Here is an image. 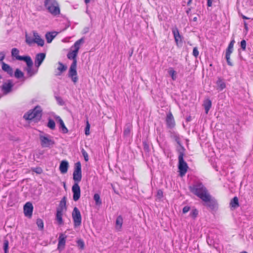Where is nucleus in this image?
I'll return each instance as SVG.
<instances>
[{
  "mask_svg": "<svg viewBox=\"0 0 253 253\" xmlns=\"http://www.w3.org/2000/svg\"><path fill=\"white\" fill-rule=\"evenodd\" d=\"M193 55L195 57H197V56H198V55H199V51H198V48H197V47H195L193 48Z\"/></svg>",
  "mask_w": 253,
  "mask_h": 253,
  "instance_id": "nucleus-47",
  "label": "nucleus"
},
{
  "mask_svg": "<svg viewBox=\"0 0 253 253\" xmlns=\"http://www.w3.org/2000/svg\"><path fill=\"white\" fill-rule=\"evenodd\" d=\"M123 222V219L121 215L117 217L116 221V228L117 230H120L122 228Z\"/></svg>",
  "mask_w": 253,
  "mask_h": 253,
  "instance_id": "nucleus-25",
  "label": "nucleus"
},
{
  "mask_svg": "<svg viewBox=\"0 0 253 253\" xmlns=\"http://www.w3.org/2000/svg\"><path fill=\"white\" fill-rule=\"evenodd\" d=\"M190 120H191V117H189L188 118H187V121H190Z\"/></svg>",
  "mask_w": 253,
  "mask_h": 253,
  "instance_id": "nucleus-59",
  "label": "nucleus"
},
{
  "mask_svg": "<svg viewBox=\"0 0 253 253\" xmlns=\"http://www.w3.org/2000/svg\"><path fill=\"white\" fill-rule=\"evenodd\" d=\"M56 118L58 121V122L59 123V125L60 124H61V123H64L63 120L61 119V118L59 116L56 117Z\"/></svg>",
  "mask_w": 253,
  "mask_h": 253,
  "instance_id": "nucleus-53",
  "label": "nucleus"
},
{
  "mask_svg": "<svg viewBox=\"0 0 253 253\" xmlns=\"http://www.w3.org/2000/svg\"><path fill=\"white\" fill-rule=\"evenodd\" d=\"M184 151L185 149L184 147H181V149L178 150V169L179 175L181 177L185 174L188 168L187 163L183 159Z\"/></svg>",
  "mask_w": 253,
  "mask_h": 253,
  "instance_id": "nucleus-4",
  "label": "nucleus"
},
{
  "mask_svg": "<svg viewBox=\"0 0 253 253\" xmlns=\"http://www.w3.org/2000/svg\"><path fill=\"white\" fill-rule=\"evenodd\" d=\"M247 253V252H245H245H241V253Z\"/></svg>",
  "mask_w": 253,
  "mask_h": 253,
  "instance_id": "nucleus-62",
  "label": "nucleus"
},
{
  "mask_svg": "<svg viewBox=\"0 0 253 253\" xmlns=\"http://www.w3.org/2000/svg\"><path fill=\"white\" fill-rule=\"evenodd\" d=\"M15 77L17 79H20L22 78L24 76L23 73L19 69H17L15 70V74H14Z\"/></svg>",
  "mask_w": 253,
  "mask_h": 253,
  "instance_id": "nucleus-36",
  "label": "nucleus"
},
{
  "mask_svg": "<svg viewBox=\"0 0 253 253\" xmlns=\"http://www.w3.org/2000/svg\"><path fill=\"white\" fill-rule=\"evenodd\" d=\"M216 84L217 85V89L219 91H221L226 87V84L225 82L220 78H218V80L216 81Z\"/></svg>",
  "mask_w": 253,
  "mask_h": 253,
  "instance_id": "nucleus-24",
  "label": "nucleus"
},
{
  "mask_svg": "<svg viewBox=\"0 0 253 253\" xmlns=\"http://www.w3.org/2000/svg\"><path fill=\"white\" fill-rule=\"evenodd\" d=\"M90 125L88 121L86 122V125L85 128V134L86 135L89 134Z\"/></svg>",
  "mask_w": 253,
  "mask_h": 253,
  "instance_id": "nucleus-44",
  "label": "nucleus"
},
{
  "mask_svg": "<svg viewBox=\"0 0 253 253\" xmlns=\"http://www.w3.org/2000/svg\"><path fill=\"white\" fill-rule=\"evenodd\" d=\"M235 41L234 40H232L230 42L229 44L228 45V48L226 49V54H231L233 50V45L234 44Z\"/></svg>",
  "mask_w": 253,
  "mask_h": 253,
  "instance_id": "nucleus-31",
  "label": "nucleus"
},
{
  "mask_svg": "<svg viewBox=\"0 0 253 253\" xmlns=\"http://www.w3.org/2000/svg\"><path fill=\"white\" fill-rule=\"evenodd\" d=\"M45 57V54L44 53H40L36 55L35 64L37 68L40 66Z\"/></svg>",
  "mask_w": 253,
  "mask_h": 253,
  "instance_id": "nucleus-13",
  "label": "nucleus"
},
{
  "mask_svg": "<svg viewBox=\"0 0 253 253\" xmlns=\"http://www.w3.org/2000/svg\"><path fill=\"white\" fill-rule=\"evenodd\" d=\"M212 0H208V1H207V5L208 6H211V5H212Z\"/></svg>",
  "mask_w": 253,
  "mask_h": 253,
  "instance_id": "nucleus-54",
  "label": "nucleus"
},
{
  "mask_svg": "<svg viewBox=\"0 0 253 253\" xmlns=\"http://www.w3.org/2000/svg\"><path fill=\"white\" fill-rule=\"evenodd\" d=\"M72 191L73 193V199L74 201H77L81 196V189L78 183H74L72 187Z\"/></svg>",
  "mask_w": 253,
  "mask_h": 253,
  "instance_id": "nucleus-12",
  "label": "nucleus"
},
{
  "mask_svg": "<svg viewBox=\"0 0 253 253\" xmlns=\"http://www.w3.org/2000/svg\"><path fill=\"white\" fill-rule=\"evenodd\" d=\"M25 38H26V42L29 44H31L35 42V39H33L32 38L29 36L27 34L26 35Z\"/></svg>",
  "mask_w": 253,
  "mask_h": 253,
  "instance_id": "nucleus-38",
  "label": "nucleus"
},
{
  "mask_svg": "<svg viewBox=\"0 0 253 253\" xmlns=\"http://www.w3.org/2000/svg\"><path fill=\"white\" fill-rule=\"evenodd\" d=\"M20 59H24V61L26 63L27 67L25 68V70L26 71L29 77H31L38 72V68H37L36 70L33 69V62L30 56H28V57L26 59L22 58H20Z\"/></svg>",
  "mask_w": 253,
  "mask_h": 253,
  "instance_id": "nucleus-8",
  "label": "nucleus"
},
{
  "mask_svg": "<svg viewBox=\"0 0 253 253\" xmlns=\"http://www.w3.org/2000/svg\"><path fill=\"white\" fill-rule=\"evenodd\" d=\"M1 68L2 70L4 72H6L10 76H12L13 75V70L10 67V66L3 62H1Z\"/></svg>",
  "mask_w": 253,
  "mask_h": 253,
  "instance_id": "nucleus-21",
  "label": "nucleus"
},
{
  "mask_svg": "<svg viewBox=\"0 0 253 253\" xmlns=\"http://www.w3.org/2000/svg\"><path fill=\"white\" fill-rule=\"evenodd\" d=\"M39 138L42 147L50 148L55 144V141L52 139V137L42 131H40Z\"/></svg>",
  "mask_w": 253,
  "mask_h": 253,
  "instance_id": "nucleus-6",
  "label": "nucleus"
},
{
  "mask_svg": "<svg viewBox=\"0 0 253 253\" xmlns=\"http://www.w3.org/2000/svg\"><path fill=\"white\" fill-rule=\"evenodd\" d=\"M172 32L175 42L177 43L179 41H181V37L179 34L178 29L176 27L173 28L172 29Z\"/></svg>",
  "mask_w": 253,
  "mask_h": 253,
  "instance_id": "nucleus-23",
  "label": "nucleus"
},
{
  "mask_svg": "<svg viewBox=\"0 0 253 253\" xmlns=\"http://www.w3.org/2000/svg\"><path fill=\"white\" fill-rule=\"evenodd\" d=\"M93 199L95 202L96 205H101L102 203L101 200H100V195L96 193L93 196Z\"/></svg>",
  "mask_w": 253,
  "mask_h": 253,
  "instance_id": "nucleus-34",
  "label": "nucleus"
},
{
  "mask_svg": "<svg viewBox=\"0 0 253 253\" xmlns=\"http://www.w3.org/2000/svg\"><path fill=\"white\" fill-rule=\"evenodd\" d=\"M59 128L61 129L62 132L63 133H67L68 132V129L66 127L64 123L60 125Z\"/></svg>",
  "mask_w": 253,
  "mask_h": 253,
  "instance_id": "nucleus-39",
  "label": "nucleus"
},
{
  "mask_svg": "<svg viewBox=\"0 0 253 253\" xmlns=\"http://www.w3.org/2000/svg\"><path fill=\"white\" fill-rule=\"evenodd\" d=\"M13 82L11 80H7L0 86L1 90L4 94H7L12 91L13 87Z\"/></svg>",
  "mask_w": 253,
  "mask_h": 253,
  "instance_id": "nucleus-11",
  "label": "nucleus"
},
{
  "mask_svg": "<svg viewBox=\"0 0 253 253\" xmlns=\"http://www.w3.org/2000/svg\"><path fill=\"white\" fill-rule=\"evenodd\" d=\"M169 74L171 76L172 79L173 80H175L176 76H175V72L173 70H171L169 71Z\"/></svg>",
  "mask_w": 253,
  "mask_h": 253,
  "instance_id": "nucleus-46",
  "label": "nucleus"
},
{
  "mask_svg": "<svg viewBox=\"0 0 253 253\" xmlns=\"http://www.w3.org/2000/svg\"><path fill=\"white\" fill-rule=\"evenodd\" d=\"M131 129V126L130 125H127L125 127L124 130V134L126 136H128L130 132Z\"/></svg>",
  "mask_w": 253,
  "mask_h": 253,
  "instance_id": "nucleus-32",
  "label": "nucleus"
},
{
  "mask_svg": "<svg viewBox=\"0 0 253 253\" xmlns=\"http://www.w3.org/2000/svg\"><path fill=\"white\" fill-rule=\"evenodd\" d=\"M73 180L75 183H79L82 180V169L81 164L80 162H77L75 165L74 170L73 172Z\"/></svg>",
  "mask_w": 253,
  "mask_h": 253,
  "instance_id": "nucleus-9",
  "label": "nucleus"
},
{
  "mask_svg": "<svg viewBox=\"0 0 253 253\" xmlns=\"http://www.w3.org/2000/svg\"><path fill=\"white\" fill-rule=\"evenodd\" d=\"M204 202L203 205L208 208L213 210L217 208V202L216 200L210 194V193L204 196L202 200Z\"/></svg>",
  "mask_w": 253,
  "mask_h": 253,
  "instance_id": "nucleus-7",
  "label": "nucleus"
},
{
  "mask_svg": "<svg viewBox=\"0 0 253 253\" xmlns=\"http://www.w3.org/2000/svg\"><path fill=\"white\" fill-rule=\"evenodd\" d=\"M58 67H57V71L58 72H56V74H55V75L56 76H60L61 75V74L65 71L67 69V67L66 65H64L63 64H62L61 62H58Z\"/></svg>",
  "mask_w": 253,
  "mask_h": 253,
  "instance_id": "nucleus-22",
  "label": "nucleus"
},
{
  "mask_svg": "<svg viewBox=\"0 0 253 253\" xmlns=\"http://www.w3.org/2000/svg\"><path fill=\"white\" fill-rule=\"evenodd\" d=\"M190 210V207L188 206H185L183 208L182 212L184 213L187 212Z\"/></svg>",
  "mask_w": 253,
  "mask_h": 253,
  "instance_id": "nucleus-51",
  "label": "nucleus"
},
{
  "mask_svg": "<svg viewBox=\"0 0 253 253\" xmlns=\"http://www.w3.org/2000/svg\"><path fill=\"white\" fill-rule=\"evenodd\" d=\"M5 53L3 51L0 52V61H2V60L5 58Z\"/></svg>",
  "mask_w": 253,
  "mask_h": 253,
  "instance_id": "nucleus-50",
  "label": "nucleus"
},
{
  "mask_svg": "<svg viewBox=\"0 0 253 253\" xmlns=\"http://www.w3.org/2000/svg\"><path fill=\"white\" fill-rule=\"evenodd\" d=\"M242 18H243V19H249V18H248L247 17H246V16H244V15H243V16H242Z\"/></svg>",
  "mask_w": 253,
  "mask_h": 253,
  "instance_id": "nucleus-58",
  "label": "nucleus"
},
{
  "mask_svg": "<svg viewBox=\"0 0 253 253\" xmlns=\"http://www.w3.org/2000/svg\"><path fill=\"white\" fill-rule=\"evenodd\" d=\"M198 214V211L197 209H193L190 212L191 216L194 218H196Z\"/></svg>",
  "mask_w": 253,
  "mask_h": 253,
  "instance_id": "nucleus-43",
  "label": "nucleus"
},
{
  "mask_svg": "<svg viewBox=\"0 0 253 253\" xmlns=\"http://www.w3.org/2000/svg\"><path fill=\"white\" fill-rule=\"evenodd\" d=\"M69 164L67 161H62L59 166L60 171L62 173H65L67 172Z\"/></svg>",
  "mask_w": 253,
  "mask_h": 253,
  "instance_id": "nucleus-18",
  "label": "nucleus"
},
{
  "mask_svg": "<svg viewBox=\"0 0 253 253\" xmlns=\"http://www.w3.org/2000/svg\"><path fill=\"white\" fill-rule=\"evenodd\" d=\"M231 208L235 209L239 207L238 199L237 197H234L230 203Z\"/></svg>",
  "mask_w": 253,
  "mask_h": 253,
  "instance_id": "nucleus-29",
  "label": "nucleus"
},
{
  "mask_svg": "<svg viewBox=\"0 0 253 253\" xmlns=\"http://www.w3.org/2000/svg\"><path fill=\"white\" fill-rule=\"evenodd\" d=\"M66 210V197H63L60 202L59 207L57 209V211H64Z\"/></svg>",
  "mask_w": 253,
  "mask_h": 253,
  "instance_id": "nucleus-19",
  "label": "nucleus"
},
{
  "mask_svg": "<svg viewBox=\"0 0 253 253\" xmlns=\"http://www.w3.org/2000/svg\"><path fill=\"white\" fill-rule=\"evenodd\" d=\"M241 47L243 50H245L246 49V42L243 40L241 42Z\"/></svg>",
  "mask_w": 253,
  "mask_h": 253,
  "instance_id": "nucleus-45",
  "label": "nucleus"
},
{
  "mask_svg": "<svg viewBox=\"0 0 253 253\" xmlns=\"http://www.w3.org/2000/svg\"><path fill=\"white\" fill-rule=\"evenodd\" d=\"M19 50L16 48H13L11 50V55L12 57H15V58L17 60H20V61H24V59H20V58L26 59L29 56H20L19 55Z\"/></svg>",
  "mask_w": 253,
  "mask_h": 253,
  "instance_id": "nucleus-17",
  "label": "nucleus"
},
{
  "mask_svg": "<svg viewBox=\"0 0 253 253\" xmlns=\"http://www.w3.org/2000/svg\"><path fill=\"white\" fill-rule=\"evenodd\" d=\"M230 55L231 54H226L225 58H226V61L227 62L228 65L230 66H232L233 63L231 62V61L230 60Z\"/></svg>",
  "mask_w": 253,
  "mask_h": 253,
  "instance_id": "nucleus-42",
  "label": "nucleus"
},
{
  "mask_svg": "<svg viewBox=\"0 0 253 253\" xmlns=\"http://www.w3.org/2000/svg\"><path fill=\"white\" fill-rule=\"evenodd\" d=\"M157 196L159 199H161L163 197V192L162 190H158L157 193Z\"/></svg>",
  "mask_w": 253,
  "mask_h": 253,
  "instance_id": "nucleus-49",
  "label": "nucleus"
},
{
  "mask_svg": "<svg viewBox=\"0 0 253 253\" xmlns=\"http://www.w3.org/2000/svg\"><path fill=\"white\" fill-rule=\"evenodd\" d=\"M190 191L202 200L204 196L209 193L205 186L201 182H197L189 187Z\"/></svg>",
  "mask_w": 253,
  "mask_h": 253,
  "instance_id": "nucleus-2",
  "label": "nucleus"
},
{
  "mask_svg": "<svg viewBox=\"0 0 253 253\" xmlns=\"http://www.w3.org/2000/svg\"><path fill=\"white\" fill-rule=\"evenodd\" d=\"M42 109L41 107L37 106L33 110H31L24 114L23 118L26 120H32L35 122L40 121L42 117Z\"/></svg>",
  "mask_w": 253,
  "mask_h": 253,
  "instance_id": "nucleus-3",
  "label": "nucleus"
},
{
  "mask_svg": "<svg viewBox=\"0 0 253 253\" xmlns=\"http://www.w3.org/2000/svg\"><path fill=\"white\" fill-rule=\"evenodd\" d=\"M33 171L37 173L40 174L42 172V170L41 168H36L33 169Z\"/></svg>",
  "mask_w": 253,
  "mask_h": 253,
  "instance_id": "nucleus-48",
  "label": "nucleus"
},
{
  "mask_svg": "<svg viewBox=\"0 0 253 253\" xmlns=\"http://www.w3.org/2000/svg\"><path fill=\"white\" fill-rule=\"evenodd\" d=\"M63 211H57L56 214V219L59 225L63 224V221L62 219Z\"/></svg>",
  "mask_w": 253,
  "mask_h": 253,
  "instance_id": "nucleus-26",
  "label": "nucleus"
},
{
  "mask_svg": "<svg viewBox=\"0 0 253 253\" xmlns=\"http://www.w3.org/2000/svg\"><path fill=\"white\" fill-rule=\"evenodd\" d=\"M190 10H191V9H190V8H189L188 10H187L186 12H187V13H188Z\"/></svg>",
  "mask_w": 253,
  "mask_h": 253,
  "instance_id": "nucleus-60",
  "label": "nucleus"
},
{
  "mask_svg": "<svg viewBox=\"0 0 253 253\" xmlns=\"http://www.w3.org/2000/svg\"><path fill=\"white\" fill-rule=\"evenodd\" d=\"M33 35L35 38V42L37 43L39 45L41 46H42L44 45V40L41 38L38 34L36 32H33Z\"/></svg>",
  "mask_w": 253,
  "mask_h": 253,
  "instance_id": "nucleus-20",
  "label": "nucleus"
},
{
  "mask_svg": "<svg viewBox=\"0 0 253 253\" xmlns=\"http://www.w3.org/2000/svg\"><path fill=\"white\" fill-rule=\"evenodd\" d=\"M81 152L83 156H84L85 161L87 162L88 161V156L87 153L83 148L82 149Z\"/></svg>",
  "mask_w": 253,
  "mask_h": 253,
  "instance_id": "nucleus-40",
  "label": "nucleus"
},
{
  "mask_svg": "<svg viewBox=\"0 0 253 253\" xmlns=\"http://www.w3.org/2000/svg\"><path fill=\"white\" fill-rule=\"evenodd\" d=\"M172 137L174 139V140L177 142V143L180 146V147H183L181 145V142H180V139L179 138V136L178 134H177L175 133H173L172 134ZM181 149V148H180Z\"/></svg>",
  "mask_w": 253,
  "mask_h": 253,
  "instance_id": "nucleus-35",
  "label": "nucleus"
},
{
  "mask_svg": "<svg viewBox=\"0 0 253 253\" xmlns=\"http://www.w3.org/2000/svg\"><path fill=\"white\" fill-rule=\"evenodd\" d=\"M91 0H84V2L86 4L88 3Z\"/></svg>",
  "mask_w": 253,
  "mask_h": 253,
  "instance_id": "nucleus-57",
  "label": "nucleus"
},
{
  "mask_svg": "<svg viewBox=\"0 0 253 253\" xmlns=\"http://www.w3.org/2000/svg\"><path fill=\"white\" fill-rule=\"evenodd\" d=\"M56 34L55 32H49L46 34L45 38L47 41V42L50 43L54 38L56 36Z\"/></svg>",
  "mask_w": 253,
  "mask_h": 253,
  "instance_id": "nucleus-27",
  "label": "nucleus"
},
{
  "mask_svg": "<svg viewBox=\"0 0 253 253\" xmlns=\"http://www.w3.org/2000/svg\"><path fill=\"white\" fill-rule=\"evenodd\" d=\"M192 0H189L187 2V5H189L192 3Z\"/></svg>",
  "mask_w": 253,
  "mask_h": 253,
  "instance_id": "nucleus-56",
  "label": "nucleus"
},
{
  "mask_svg": "<svg viewBox=\"0 0 253 253\" xmlns=\"http://www.w3.org/2000/svg\"><path fill=\"white\" fill-rule=\"evenodd\" d=\"M33 210V206L31 203L27 202L24 206V212L26 216H31Z\"/></svg>",
  "mask_w": 253,
  "mask_h": 253,
  "instance_id": "nucleus-14",
  "label": "nucleus"
},
{
  "mask_svg": "<svg viewBox=\"0 0 253 253\" xmlns=\"http://www.w3.org/2000/svg\"><path fill=\"white\" fill-rule=\"evenodd\" d=\"M9 242L7 240L5 239L3 241V250L4 253H8V252Z\"/></svg>",
  "mask_w": 253,
  "mask_h": 253,
  "instance_id": "nucleus-37",
  "label": "nucleus"
},
{
  "mask_svg": "<svg viewBox=\"0 0 253 253\" xmlns=\"http://www.w3.org/2000/svg\"><path fill=\"white\" fill-rule=\"evenodd\" d=\"M77 246L80 250H84V241L80 239L77 241Z\"/></svg>",
  "mask_w": 253,
  "mask_h": 253,
  "instance_id": "nucleus-33",
  "label": "nucleus"
},
{
  "mask_svg": "<svg viewBox=\"0 0 253 253\" xmlns=\"http://www.w3.org/2000/svg\"><path fill=\"white\" fill-rule=\"evenodd\" d=\"M57 101H58V103L60 105L63 104V101L61 97H56Z\"/></svg>",
  "mask_w": 253,
  "mask_h": 253,
  "instance_id": "nucleus-52",
  "label": "nucleus"
},
{
  "mask_svg": "<svg viewBox=\"0 0 253 253\" xmlns=\"http://www.w3.org/2000/svg\"><path fill=\"white\" fill-rule=\"evenodd\" d=\"M193 20H194V21H197V17H194V18H193Z\"/></svg>",
  "mask_w": 253,
  "mask_h": 253,
  "instance_id": "nucleus-61",
  "label": "nucleus"
},
{
  "mask_svg": "<svg viewBox=\"0 0 253 253\" xmlns=\"http://www.w3.org/2000/svg\"><path fill=\"white\" fill-rule=\"evenodd\" d=\"M47 126L51 130H54L55 128V122L50 118L48 120V123Z\"/></svg>",
  "mask_w": 253,
  "mask_h": 253,
  "instance_id": "nucleus-30",
  "label": "nucleus"
},
{
  "mask_svg": "<svg viewBox=\"0 0 253 253\" xmlns=\"http://www.w3.org/2000/svg\"><path fill=\"white\" fill-rule=\"evenodd\" d=\"M44 5L51 14L55 16L60 14V8L56 0H44Z\"/></svg>",
  "mask_w": 253,
  "mask_h": 253,
  "instance_id": "nucleus-5",
  "label": "nucleus"
},
{
  "mask_svg": "<svg viewBox=\"0 0 253 253\" xmlns=\"http://www.w3.org/2000/svg\"><path fill=\"white\" fill-rule=\"evenodd\" d=\"M166 123L169 128H173L175 126V121L171 112H169L167 115Z\"/></svg>",
  "mask_w": 253,
  "mask_h": 253,
  "instance_id": "nucleus-16",
  "label": "nucleus"
},
{
  "mask_svg": "<svg viewBox=\"0 0 253 253\" xmlns=\"http://www.w3.org/2000/svg\"><path fill=\"white\" fill-rule=\"evenodd\" d=\"M67 238V236L64 235L63 233H61L59 235V237L58 238V249L59 250H62L65 245L66 239Z\"/></svg>",
  "mask_w": 253,
  "mask_h": 253,
  "instance_id": "nucleus-15",
  "label": "nucleus"
},
{
  "mask_svg": "<svg viewBox=\"0 0 253 253\" xmlns=\"http://www.w3.org/2000/svg\"><path fill=\"white\" fill-rule=\"evenodd\" d=\"M244 24L245 29L246 32H247L248 31V27L247 23V22H244Z\"/></svg>",
  "mask_w": 253,
  "mask_h": 253,
  "instance_id": "nucleus-55",
  "label": "nucleus"
},
{
  "mask_svg": "<svg viewBox=\"0 0 253 253\" xmlns=\"http://www.w3.org/2000/svg\"><path fill=\"white\" fill-rule=\"evenodd\" d=\"M37 224L38 225V226L39 227V228L41 229V230H42L43 228V221L42 219H37Z\"/></svg>",
  "mask_w": 253,
  "mask_h": 253,
  "instance_id": "nucleus-41",
  "label": "nucleus"
},
{
  "mask_svg": "<svg viewBox=\"0 0 253 253\" xmlns=\"http://www.w3.org/2000/svg\"><path fill=\"white\" fill-rule=\"evenodd\" d=\"M204 106L205 110V112L208 114L209 111L211 106V102L210 99H207L204 101Z\"/></svg>",
  "mask_w": 253,
  "mask_h": 253,
  "instance_id": "nucleus-28",
  "label": "nucleus"
},
{
  "mask_svg": "<svg viewBox=\"0 0 253 253\" xmlns=\"http://www.w3.org/2000/svg\"><path fill=\"white\" fill-rule=\"evenodd\" d=\"M84 42V38H81L80 40L77 41L74 44L73 46H72V48H74V49L69 51L67 54L68 58L69 59H72L73 60L69 68L68 72V77L71 79L72 82L75 84H76L78 81V77L76 69L77 64L76 57L80 48V45Z\"/></svg>",
  "mask_w": 253,
  "mask_h": 253,
  "instance_id": "nucleus-1",
  "label": "nucleus"
},
{
  "mask_svg": "<svg viewBox=\"0 0 253 253\" xmlns=\"http://www.w3.org/2000/svg\"><path fill=\"white\" fill-rule=\"evenodd\" d=\"M72 215L74 226L75 227L80 226L82 223V216L80 211L77 207L74 208Z\"/></svg>",
  "mask_w": 253,
  "mask_h": 253,
  "instance_id": "nucleus-10",
  "label": "nucleus"
}]
</instances>
